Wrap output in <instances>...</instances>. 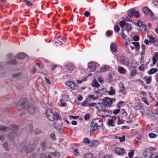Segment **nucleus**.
Instances as JSON below:
<instances>
[{
  "label": "nucleus",
  "mask_w": 158,
  "mask_h": 158,
  "mask_svg": "<svg viewBox=\"0 0 158 158\" xmlns=\"http://www.w3.org/2000/svg\"><path fill=\"white\" fill-rule=\"evenodd\" d=\"M16 108L19 110H22L23 109H27L31 114H35L36 109L29 105L27 101L24 98L20 100L16 106Z\"/></svg>",
  "instance_id": "f257e3e1"
},
{
  "label": "nucleus",
  "mask_w": 158,
  "mask_h": 158,
  "mask_svg": "<svg viewBox=\"0 0 158 158\" xmlns=\"http://www.w3.org/2000/svg\"><path fill=\"white\" fill-rule=\"evenodd\" d=\"M103 124V121L101 118L94 119L90 123V135H93L94 131L98 130V128L102 127Z\"/></svg>",
  "instance_id": "f03ea898"
},
{
  "label": "nucleus",
  "mask_w": 158,
  "mask_h": 158,
  "mask_svg": "<svg viewBox=\"0 0 158 158\" xmlns=\"http://www.w3.org/2000/svg\"><path fill=\"white\" fill-rule=\"evenodd\" d=\"M46 115L49 120L53 121L55 120H58L59 119V115L58 114L55 115L53 113L51 110L48 109L46 111Z\"/></svg>",
  "instance_id": "7ed1b4c3"
},
{
  "label": "nucleus",
  "mask_w": 158,
  "mask_h": 158,
  "mask_svg": "<svg viewBox=\"0 0 158 158\" xmlns=\"http://www.w3.org/2000/svg\"><path fill=\"white\" fill-rule=\"evenodd\" d=\"M119 25L122 29L124 28V30H126L128 32L130 31L131 29V24L126 23L125 21H120L119 22Z\"/></svg>",
  "instance_id": "20e7f679"
},
{
  "label": "nucleus",
  "mask_w": 158,
  "mask_h": 158,
  "mask_svg": "<svg viewBox=\"0 0 158 158\" xmlns=\"http://www.w3.org/2000/svg\"><path fill=\"white\" fill-rule=\"evenodd\" d=\"M99 113L100 116L103 118L109 116L112 113L111 111L110 110H106L105 109L104 110H101L99 111Z\"/></svg>",
  "instance_id": "39448f33"
},
{
  "label": "nucleus",
  "mask_w": 158,
  "mask_h": 158,
  "mask_svg": "<svg viewBox=\"0 0 158 158\" xmlns=\"http://www.w3.org/2000/svg\"><path fill=\"white\" fill-rule=\"evenodd\" d=\"M66 85L73 90H76L78 89L77 85L72 81H67L66 82Z\"/></svg>",
  "instance_id": "423d86ee"
},
{
  "label": "nucleus",
  "mask_w": 158,
  "mask_h": 158,
  "mask_svg": "<svg viewBox=\"0 0 158 158\" xmlns=\"http://www.w3.org/2000/svg\"><path fill=\"white\" fill-rule=\"evenodd\" d=\"M115 100L114 98H110L108 97L105 98L104 102L106 106H108L112 104V103L115 101Z\"/></svg>",
  "instance_id": "0eeeda50"
},
{
  "label": "nucleus",
  "mask_w": 158,
  "mask_h": 158,
  "mask_svg": "<svg viewBox=\"0 0 158 158\" xmlns=\"http://www.w3.org/2000/svg\"><path fill=\"white\" fill-rule=\"evenodd\" d=\"M96 68V64L94 62H91L88 64V70L91 72H94Z\"/></svg>",
  "instance_id": "6e6552de"
},
{
  "label": "nucleus",
  "mask_w": 158,
  "mask_h": 158,
  "mask_svg": "<svg viewBox=\"0 0 158 158\" xmlns=\"http://www.w3.org/2000/svg\"><path fill=\"white\" fill-rule=\"evenodd\" d=\"M129 11L130 12L129 15L133 17L134 16L137 18L139 17V12L138 11L135 10L133 9L130 10Z\"/></svg>",
  "instance_id": "1a4fd4ad"
},
{
  "label": "nucleus",
  "mask_w": 158,
  "mask_h": 158,
  "mask_svg": "<svg viewBox=\"0 0 158 158\" xmlns=\"http://www.w3.org/2000/svg\"><path fill=\"white\" fill-rule=\"evenodd\" d=\"M120 60L122 64L125 65H127L129 63V60L128 59L124 56H121L120 58Z\"/></svg>",
  "instance_id": "9d476101"
},
{
  "label": "nucleus",
  "mask_w": 158,
  "mask_h": 158,
  "mask_svg": "<svg viewBox=\"0 0 158 158\" xmlns=\"http://www.w3.org/2000/svg\"><path fill=\"white\" fill-rule=\"evenodd\" d=\"M106 105L104 103H98V104L96 107L99 110V111L101 110H104L106 108Z\"/></svg>",
  "instance_id": "9b49d317"
},
{
  "label": "nucleus",
  "mask_w": 158,
  "mask_h": 158,
  "mask_svg": "<svg viewBox=\"0 0 158 158\" xmlns=\"http://www.w3.org/2000/svg\"><path fill=\"white\" fill-rule=\"evenodd\" d=\"M115 152L117 154L120 155H122L125 153V150L122 148H116L115 149Z\"/></svg>",
  "instance_id": "f8f14e48"
},
{
  "label": "nucleus",
  "mask_w": 158,
  "mask_h": 158,
  "mask_svg": "<svg viewBox=\"0 0 158 158\" xmlns=\"http://www.w3.org/2000/svg\"><path fill=\"white\" fill-rule=\"evenodd\" d=\"M36 143H32L31 145L32 147H33L32 149H27V147H25L23 148V149L24 150V151L27 153H29L30 152H32L35 148L36 147Z\"/></svg>",
  "instance_id": "ddd939ff"
},
{
  "label": "nucleus",
  "mask_w": 158,
  "mask_h": 158,
  "mask_svg": "<svg viewBox=\"0 0 158 158\" xmlns=\"http://www.w3.org/2000/svg\"><path fill=\"white\" fill-rule=\"evenodd\" d=\"M119 93H122V94H126V92L124 90L125 88L124 86V85L122 82H120L119 84Z\"/></svg>",
  "instance_id": "4468645a"
},
{
  "label": "nucleus",
  "mask_w": 158,
  "mask_h": 158,
  "mask_svg": "<svg viewBox=\"0 0 158 158\" xmlns=\"http://www.w3.org/2000/svg\"><path fill=\"white\" fill-rule=\"evenodd\" d=\"M110 50L112 52H116L117 51L116 45L115 43H112L110 45Z\"/></svg>",
  "instance_id": "2eb2a0df"
},
{
  "label": "nucleus",
  "mask_w": 158,
  "mask_h": 158,
  "mask_svg": "<svg viewBox=\"0 0 158 158\" xmlns=\"http://www.w3.org/2000/svg\"><path fill=\"white\" fill-rule=\"evenodd\" d=\"M149 42L150 43H152L155 46H158V41L152 37H149Z\"/></svg>",
  "instance_id": "dca6fc26"
},
{
  "label": "nucleus",
  "mask_w": 158,
  "mask_h": 158,
  "mask_svg": "<svg viewBox=\"0 0 158 158\" xmlns=\"http://www.w3.org/2000/svg\"><path fill=\"white\" fill-rule=\"evenodd\" d=\"M110 69V67L106 65H103L101 68V70L102 72H105L108 71Z\"/></svg>",
  "instance_id": "f3484780"
},
{
  "label": "nucleus",
  "mask_w": 158,
  "mask_h": 158,
  "mask_svg": "<svg viewBox=\"0 0 158 158\" xmlns=\"http://www.w3.org/2000/svg\"><path fill=\"white\" fill-rule=\"evenodd\" d=\"M158 71V69L156 68H152L148 71L147 73L149 75L154 74Z\"/></svg>",
  "instance_id": "a211bd4d"
},
{
  "label": "nucleus",
  "mask_w": 158,
  "mask_h": 158,
  "mask_svg": "<svg viewBox=\"0 0 158 158\" xmlns=\"http://www.w3.org/2000/svg\"><path fill=\"white\" fill-rule=\"evenodd\" d=\"M67 69L70 71L73 70L74 69V67L72 63H69L67 66Z\"/></svg>",
  "instance_id": "6ab92c4d"
},
{
  "label": "nucleus",
  "mask_w": 158,
  "mask_h": 158,
  "mask_svg": "<svg viewBox=\"0 0 158 158\" xmlns=\"http://www.w3.org/2000/svg\"><path fill=\"white\" fill-rule=\"evenodd\" d=\"M139 30L142 33H146V27L144 24L140 26Z\"/></svg>",
  "instance_id": "aec40b11"
},
{
  "label": "nucleus",
  "mask_w": 158,
  "mask_h": 158,
  "mask_svg": "<svg viewBox=\"0 0 158 158\" xmlns=\"http://www.w3.org/2000/svg\"><path fill=\"white\" fill-rule=\"evenodd\" d=\"M110 90L108 92L110 95H113L115 94V90L112 86L110 87Z\"/></svg>",
  "instance_id": "412c9836"
},
{
  "label": "nucleus",
  "mask_w": 158,
  "mask_h": 158,
  "mask_svg": "<svg viewBox=\"0 0 158 158\" xmlns=\"http://www.w3.org/2000/svg\"><path fill=\"white\" fill-rule=\"evenodd\" d=\"M142 10L143 13L145 15L149 14V12L151 11V10L150 9H149L148 7H145L143 8L142 9Z\"/></svg>",
  "instance_id": "4be33fe9"
},
{
  "label": "nucleus",
  "mask_w": 158,
  "mask_h": 158,
  "mask_svg": "<svg viewBox=\"0 0 158 158\" xmlns=\"http://www.w3.org/2000/svg\"><path fill=\"white\" fill-rule=\"evenodd\" d=\"M118 70L119 72L122 74H124L126 72L125 69L121 66L118 67Z\"/></svg>",
  "instance_id": "5701e85b"
},
{
  "label": "nucleus",
  "mask_w": 158,
  "mask_h": 158,
  "mask_svg": "<svg viewBox=\"0 0 158 158\" xmlns=\"http://www.w3.org/2000/svg\"><path fill=\"white\" fill-rule=\"evenodd\" d=\"M26 56V54L24 53H20L18 54V57L20 59H24Z\"/></svg>",
  "instance_id": "b1692460"
},
{
  "label": "nucleus",
  "mask_w": 158,
  "mask_h": 158,
  "mask_svg": "<svg viewBox=\"0 0 158 158\" xmlns=\"http://www.w3.org/2000/svg\"><path fill=\"white\" fill-rule=\"evenodd\" d=\"M107 123L109 126L113 127L114 125V121L111 119H109Z\"/></svg>",
  "instance_id": "393cba45"
},
{
  "label": "nucleus",
  "mask_w": 158,
  "mask_h": 158,
  "mask_svg": "<svg viewBox=\"0 0 158 158\" xmlns=\"http://www.w3.org/2000/svg\"><path fill=\"white\" fill-rule=\"evenodd\" d=\"M92 153H87L84 156L83 158H94Z\"/></svg>",
  "instance_id": "a878e982"
},
{
  "label": "nucleus",
  "mask_w": 158,
  "mask_h": 158,
  "mask_svg": "<svg viewBox=\"0 0 158 158\" xmlns=\"http://www.w3.org/2000/svg\"><path fill=\"white\" fill-rule=\"evenodd\" d=\"M132 44L136 47V50L139 49L140 48V45L139 42H132Z\"/></svg>",
  "instance_id": "bb28decb"
},
{
  "label": "nucleus",
  "mask_w": 158,
  "mask_h": 158,
  "mask_svg": "<svg viewBox=\"0 0 158 158\" xmlns=\"http://www.w3.org/2000/svg\"><path fill=\"white\" fill-rule=\"evenodd\" d=\"M151 152L150 151H145L143 152V156L145 158H147V156H150Z\"/></svg>",
  "instance_id": "cd10ccee"
},
{
  "label": "nucleus",
  "mask_w": 158,
  "mask_h": 158,
  "mask_svg": "<svg viewBox=\"0 0 158 158\" xmlns=\"http://www.w3.org/2000/svg\"><path fill=\"white\" fill-rule=\"evenodd\" d=\"M145 79L146 80V82L147 84H149L151 81L152 77L151 76H149L148 77H144L143 79Z\"/></svg>",
  "instance_id": "c85d7f7f"
},
{
  "label": "nucleus",
  "mask_w": 158,
  "mask_h": 158,
  "mask_svg": "<svg viewBox=\"0 0 158 158\" xmlns=\"http://www.w3.org/2000/svg\"><path fill=\"white\" fill-rule=\"evenodd\" d=\"M148 158H158V153L157 152H154L151 155L148 157Z\"/></svg>",
  "instance_id": "c756f323"
},
{
  "label": "nucleus",
  "mask_w": 158,
  "mask_h": 158,
  "mask_svg": "<svg viewBox=\"0 0 158 158\" xmlns=\"http://www.w3.org/2000/svg\"><path fill=\"white\" fill-rule=\"evenodd\" d=\"M100 143L97 140H94L92 143L91 146L96 147Z\"/></svg>",
  "instance_id": "7c9ffc66"
},
{
  "label": "nucleus",
  "mask_w": 158,
  "mask_h": 158,
  "mask_svg": "<svg viewBox=\"0 0 158 158\" xmlns=\"http://www.w3.org/2000/svg\"><path fill=\"white\" fill-rule=\"evenodd\" d=\"M60 36H59V38L55 41V43L59 44L60 45H61L62 44V42L61 41H60V39H61L63 40L65 38H60Z\"/></svg>",
  "instance_id": "2f4dec72"
},
{
  "label": "nucleus",
  "mask_w": 158,
  "mask_h": 158,
  "mask_svg": "<svg viewBox=\"0 0 158 158\" xmlns=\"http://www.w3.org/2000/svg\"><path fill=\"white\" fill-rule=\"evenodd\" d=\"M130 12L129 10L128 11V16H127L126 18V21H131L132 22V20L131 19V18L132 17H133V16H131L129 15H130Z\"/></svg>",
  "instance_id": "473e14b6"
},
{
  "label": "nucleus",
  "mask_w": 158,
  "mask_h": 158,
  "mask_svg": "<svg viewBox=\"0 0 158 158\" xmlns=\"http://www.w3.org/2000/svg\"><path fill=\"white\" fill-rule=\"evenodd\" d=\"M23 1L27 6H31L32 5L31 2L27 0H23Z\"/></svg>",
  "instance_id": "72a5a7b5"
},
{
  "label": "nucleus",
  "mask_w": 158,
  "mask_h": 158,
  "mask_svg": "<svg viewBox=\"0 0 158 158\" xmlns=\"http://www.w3.org/2000/svg\"><path fill=\"white\" fill-rule=\"evenodd\" d=\"M125 30L124 28L122 29L121 30V31H122V33L121 34V35L122 38L123 39H125L126 38V35L124 34L123 31H124Z\"/></svg>",
  "instance_id": "f704fd0d"
},
{
  "label": "nucleus",
  "mask_w": 158,
  "mask_h": 158,
  "mask_svg": "<svg viewBox=\"0 0 158 158\" xmlns=\"http://www.w3.org/2000/svg\"><path fill=\"white\" fill-rule=\"evenodd\" d=\"M149 136L152 138H154L157 137L155 133H150L148 135Z\"/></svg>",
  "instance_id": "c9c22d12"
},
{
  "label": "nucleus",
  "mask_w": 158,
  "mask_h": 158,
  "mask_svg": "<svg viewBox=\"0 0 158 158\" xmlns=\"http://www.w3.org/2000/svg\"><path fill=\"white\" fill-rule=\"evenodd\" d=\"M136 74V70L135 69H133L131 70L130 73V75L131 76H134Z\"/></svg>",
  "instance_id": "e433bc0d"
},
{
  "label": "nucleus",
  "mask_w": 158,
  "mask_h": 158,
  "mask_svg": "<svg viewBox=\"0 0 158 158\" xmlns=\"http://www.w3.org/2000/svg\"><path fill=\"white\" fill-rule=\"evenodd\" d=\"M93 84L94 85V86L96 87H98L99 84L98 82L96 80H94L93 82Z\"/></svg>",
  "instance_id": "4c0bfd02"
},
{
  "label": "nucleus",
  "mask_w": 158,
  "mask_h": 158,
  "mask_svg": "<svg viewBox=\"0 0 158 158\" xmlns=\"http://www.w3.org/2000/svg\"><path fill=\"white\" fill-rule=\"evenodd\" d=\"M73 153L74 155L77 156H78L80 155V153L78 152V150L77 149L74 150Z\"/></svg>",
  "instance_id": "58836bf2"
},
{
  "label": "nucleus",
  "mask_w": 158,
  "mask_h": 158,
  "mask_svg": "<svg viewBox=\"0 0 158 158\" xmlns=\"http://www.w3.org/2000/svg\"><path fill=\"white\" fill-rule=\"evenodd\" d=\"M134 153V151L133 150H131L128 153V156L130 158H131Z\"/></svg>",
  "instance_id": "ea45409f"
},
{
  "label": "nucleus",
  "mask_w": 158,
  "mask_h": 158,
  "mask_svg": "<svg viewBox=\"0 0 158 158\" xmlns=\"http://www.w3.org/2000/svg\"><path fill=\"white\" fill-rule=\"evenodd\" d=\"M52 126L54 128L57 129L59 131L61 129L59 127V125L56 123H53L52 124Z\"/></svg>",
  "instance_id": "a19ab883"
},
{
  "label": "nucleus",
  "mask_w": 158,
  "mask_h": 158,
  "mask_svg": "<svg viewBox=\"0 0 158 158\" xmlns=\"http://www.w3.org/2000/svg\"><path fill=\"white\" fill-rule=\"evenodd\" d=\"M21 74L20 72L18 73H15L13 75V77L14 78H16L20 76Z\"/></svg>",
  "instance_id": "79ce46f5"
},
{
  "label": "nucleus",
  "mask_w": 158,
  "mask_h": 158,
  "mask_svg": "<svg viewBox=\"0 0 158 158\" xmlns=\"http://www.w3.org/2000/svg\"><path fill=\"white\" fill-rule=\"evenodd\" d=\"M83 142L85 143H87L88 144H89L90 143V141L88 138H84L83 140Z\"/></svg>",
  "instance_id": "37998d69"
},
{
  "label": "nucleus",
  "mask_w": 158,
  "mask_h": 158,
  "mask_svg": "<svg viewBox=\"0 0 158 158\" xmlns=\"http://www.w3.org/2000/svg\"><path fill=\"white\" fill-rule=\"evenodd\" d=\"M141 48L142 49L141 53L142 54H143L145 52V50L146 48V46L142 44L141 45Z\"/></svg>",
  "instance_id": "c03bdc74"
},
{
  "label": "nucleus",
  "mask_w": 158,
  "mask_h": 158,
  "mask_svg": "<svg viewBox=\"0 0 158 158\" xmlns=\"http://www.w3.org/2000/svg\"><path fill=\"white\" fill-rule=\"evenodd\" d=\"M118 138L121 142H123L125 140V136L124 135L121 137H118Z\"/></svg>",
  "instance_id": "a18cd8bd"
},
{
  "label": "nucleus",
  "mask_w": 158,
  "mask_h": 158,
  "mask_svg": "<svg viewBox=\"0 0 158 158\" xmlns=\"http://www.w3.org/2000/svg\"><path fill=\"white\" fill-rule=\"evenodd\" d=\"M114 29V31L117 32H118L120 30L119 27L118 25L115 26Z\"/></svg>",
  "instance_id": "49530a36"
},
{
  "label": "nucleus",
  "mask_w": 158,
  "mask_h": 158,
  "mask_svg": "<svg viewBox=\"0 0 158 158\" xmlns=\"http://www.w3.org/2000/svg\"><path fill=\"white\" fill-rule=\"evenodd\" d=\"M3 147L7 151L8 150V146L7 143H5L2 144Z\"/></svg>",
  "instance_id": "de8ad7c7"
},
{
  "label": "nucleus",
  "mask_w": 158,
  "mask_h": 158,
  "mask_svg": "<svg viewBox=\"0 0 158 158\" xmlns=\"http://www.w3.org/2000/svg\"><path fill=\"white\" fill-rule=\"evenodd\" d=\"M90 115L89 114H85V117H84L85 119V120H87L89 119L90 118Z\"/></svg>",
  "instance_id": "09e8293b"
},
{
  "label": "nucleus",
  "mask_w": 158,
  "mask_h": 158,
  "mask_svg": "<svg viewBox=\"0 0 158 158\" xmlns=\"http://www.w3.org/2000/svg\"><path fill=\"white\" fill-rule=\"evenodd\" d=\"M139 69L140 71H143L144 69V66L143 64H142L139 67Z\"/></svg>",
  "instance_id": "8fccbe9b"
},
{
  "label": "nucleus",
  "mask_w": 158,
  "mask_h": 158,
  "mask_svg": "<svg viewBox=\"0 0 158 158\" xmlns=\"http://www.w3.org/2000/svg\"><path fill=\"white\" fill-rule=\"evenodd\" d=\"M123 121H122L120 120V117H118V121L117 122V124L118 125H120V124H123Z\"/></svg>",
  "instance_id": "3c124183"
},
{
  "label": "nucleus",
  "mask_w": 158,
  "mask_h": 158,
  "mask_svg": "<svg viewBox=\"0 0 158 158\" xmlns=\"http://www.w3.org/2000/svg\"><path fill=\"white\" fill-rule=\"evenodd\" d=\"M136 24L139 27H140L143 25L142 24V22L141 21H138L136 23Z\"/></svg>",
  "instance_id": "603ef678"
},
{
  "label": "nucleus",
  "mask_w": 158,
  "mask_h": 158,
  "mask_svg": "<svg viewBox=\"0 0 158 158\" xmlns=\"http://www.w3.org/2000/svg\"><path fill=\"white\" fill-rule=\"evenodd\" d=\"M120 111V109H116V110H114L113 111V113L114 114H118V113H119V112Z\"/></svg>",
  "instance_id": "864d4df0"
},
{
  "label": "nucleus",
  "mask_w": 158,
  "mask_h": 158,
  "mask_svg": "<svg viewBox=\"0 0 158 158\" xmlns=\"http://www.w3.org/2000/svg\"><path fill=\"white\" fill-rule=\"evenodd\" d=\"M50 137L53 139L54 140H56V137H55V135L54 134H51L50 135Z\"/></svg>",
  "instance_id": "5fc2aeb1"
},
{
  "label": "nucleus",
  "mask_w": 158,
  "mask_h": 158,
  "mask_svg": "<svg viewBox=\"0 0 158 158\" xmlns=\"http://www.w3.org/2000/svg\"><path fill=\"white\" fill-rule=\"evenodd\" d=\"M139 37L137 35H135L133 37V40L135 41H138L139 40Z\"/></svg>",
  "instance_id": "6e6d98bb"
},
{
  "label": "nucleus",
  "mask_w": 158,
  "mask_h": 158,
  "mask_svg": "<svg viewBox=\"0 0 158 158\" xmlns=\"http://www.w3.org/2000/svg\"><path fill=\"white\" fill-rule=\"evenodd\" d=\"M7 128L5 127H3L2 126H0V131H5L7 129Z\"/></svg>",
  "instance_id": "4d7b16f0"
},
{
  "label": "nucleus",
  "mask_w": 158,
  "mask_h": 158,
  "mask_svg": "<svg viewBox=\"0 0 158 158\" xmlns=\"http://www.w3.org/2000/svg\"><path fill=\"white\" fill-rule=\"evenodd\" d=\"M142 101H143L145 103H146L147 105H149V103L148 102L147 99L143 97L142 98Z\"/></svg>",
  "instance_id": "13d9d810"
},
{
  "label": "nucleus",
  "mask_w": 158,
  "mask_h": 158,
  "mask_svg": "<svg viewBox=\"0 0 158 158\" xmlns=\"http://www.w3.org/2000/svg\"><path fill=\"white\" fill-rule=\"evenodd\" d=\"M97 105L95 103H88V106L90 107V106H93L95 105L96 106Z\"/></svg>",
  "instance_id": "bf43d9fd"
},
{
  "label": "nucleus",
  "mask_w": 158,
  "mask_h": 158,
  "mask_svg": "<svg viewBox=\"0 0 158 158\" xmlns=\"http://www.w3.org/2000/svg\"><path fill=\"white\" fill-rule=\"evenodd\" d=\"M41 145L43 148V149H45L46 148L47 146L46 143L44 142H42L41 143Z\"/></svg>",
  "instance_id": "052dcab7"
},
{
  "label": "nucleus",
  "mask_w": 158,
  "mask_h": 158,
  "mask_svg": "<svg viewBox=\"0 0 158 158\" xmlns=\"http://www.w3.org/2000/svg\"><path fill=\"white\" fill-rule=\"evenodd\" d=\"M84 15L86 17H88L90 15V13L88 11H85L84 14Z\"/></svg>",
  "instance_id": "680f3d73"
},
{
  "label": "nucleus",
  "mask_w": 158,
  "mask_h": 158,
  "mask_svg": "<svg viewBox=\"0 0 158 158\" xmlns=\"http://www.w3.org/2000/svg\"><path fill=\"white\" fill-rule=\"evenodd\" d=\"M46 155L45 154L41 153L40 154L39 158H46Z\"/></svg>",
  "instance_id": "e2e57ef3"
},
{
  "label": "nucleus",
  "mask_w": 158,
  "mask_h": 158,
  "mask_svg": "<svg viewBox=\"0 0 158 158\" xmlns=\"http://www.w3.org/2000/svg\"><path fill=\"white\" fill-rule=\"evenodd\" d=\"M83 97L82 95H81L79 94L78 95L77 97V99L79 101H81L82 100Z\"/></svg>",
  "instance_id": "0e129e2a"
},
{
  "label": "nucleus",
  "mask_w": 158,
  "mask_h": 158,
  "mask_svg": "<svg viewBox=\"0 0 158 158\" xmlns=\"http://www.w3.org/2000/svg\"><path fill=\"white\" fill-rule=\"evenodd\" d=\"M112 32L109 31H107L106 32V35L107 36H110L112 35Z\"/></svg>",
  "instance_id": "69168bd1"
},
{
  "label": "nucleus",
  "mask_w": 158,
  "mask_h": 158,
  "mask_svg": "<svg viewBox=\"0 0 158 158\" xmlns=\"http://www.w3.org/2000/svg\"><path fill=\"white\" fill-rule=\"evenodd\" d=\"M157 62V60L156 58L153 57L152 58V64H155Z\"/></svg>",
  "instance_id": "338daca9"
},
{
  "label": "nucleus",
  "mask_w": 158,
  "mask_h": 158,
  "mask_svg": "<svg viewBox=\"0 0 158 158\" xmlns=\"http://www.w3.org/2000/svg\"><path fill=\"white\" fill-rule=\"evenodd\" d=\"M12 127L15 129H18V126L16 125L13 124L12 125Z\"/></svg>",
  "instance_id": "774afa93"
}]
</instances>
